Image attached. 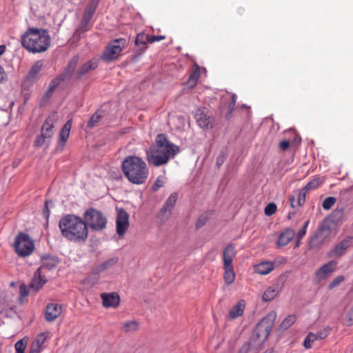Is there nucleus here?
Instances as JSON below:
<instances>
[{
	"label": "nucleus",
	"mask_w": 353,
	"mask_h": 353,
	"mask_svg": "<svg viewBox=\"0 0 353 353\" xmlns=\"http://www.w3.org/2000/svg\"><path fill=\"white\" fill-rule=\"evenodd\" d=\"M179 152V148L171 143L165 134H159L154 143L146 151V160L156 167L165 165Z\"/></svg>",
	"instance_id": "obj_1"
},
{
	"label": "nucleus",
	"mask_w": 353,
	"mask_h": 353,
	"mask_svg": "<svg viewBox=\"0 0 353 353\" xmlns=\"http://www.w3.org/2000/svg\"><path fill=\"white\" fill-rule=\"evenodd\" d=\"M62 235L72 241H85L88 238V230L83 219L72 215L63 216L59 223Z\"/></svg>",
	"instance_id": "obj_2"
},
{
	"label": "nucleus",
	"mask_w": 353,
	"mask_h": 353,
	"mask_svg": "<svg viewBox=\"0 0 353 353\" xmlns=\"http://www.w3.org/2000/svg\"><path fill=\"white\" fill-rule=\"evenodd\" d=\"M122 170L128 180L136 185L143 184L149 172L146 163L137 156H128L122 162Z\"/></svg>",
	"instance_id": "obj_3"
},
{
	"label": "nucleus",
	"mask_w": 353,
	"mask_h": 353,
	"mask_svg": "<svg viewBox=\"0 0 353 353\" xmlns=\"http://www.w3.org/2000/svg\"><path fill=\"white\" fill-rule=\"evenodd\" d=\"M23 47L30 52L40 53L48 50L50 44V37L46 30L29 28L21 36Z\"/></svg>",
	"instance_id": "obj_4"
},
{
	"label": "nucleus",
	"mask_w": 353,
	"mask_h": 353,
	"mask_svg": "<svg viewBox=\"0 0 353 353\" xmlns=\"http://www.w3.org/2000/svg\"><path fill=\"white\" fill-rule=\"evenodd\" d=\"M83 221L87 228L94 232H101L106 228L108 219L100 210L90 208L83 214Z\"/></svg>",
	"instance_id": "obj_5"
},
{
	"label": "nucleus",
	"mask_w": 353,
	"mask_h": 353,
	"mask_svg": "<svg viewBox=\"0 0 353 353\" xmlns=\"http://www.w3.org/2000/svg\"><path fill=\"white\" fill-rule=\"evenodd\" d=\"M34 248V241L25 233H19L14 242V249L20 256H26L32 254Z\"/></svg>",
	"instance_id": "obj_6"
},
{
	"label": "nucleus",
	"mask_w": 353,
	"mask_h": 353,
	"mask_svg": "<svg viewBox=\"0 0 353 353\" xmlns=\"http://www.w3.org/2000/svg\"><path fill=\"white\" fill-rule=\"evenodd\" d=\"M126 44V40L122 38L110 41L103 53V59L107 61L117 59Z\"/></svg>",
	"instance_id": "obj_7"
},
{
	"label": "nucleus",
	"mask_w": 353,
	"mask_h": 353,
	"mask_svg": "<svg viewBox=\"0 0 353 353\" xmlns=\"http://www.w3.org/2000/svg\"><path fill=\"white\" fill-rule=\"evenodd\" d=\"M178 198L176 193H172L166 199L162 208L157 213V218L161 220V222H165L170 218L172 212L175 206Z\"/></svg>",
	"instance_id": "obj_8"
},
{
	"label": "nucleus",
	"mask_w": 353,
	"mask_h": 353,
	"mask_svg": "<svg viewBox=\"0 0 353 353\" xmlns=\"http://www.w3.org/2000/svg\"><path fill=\"white\" fill-rule=\"evenodd\" d=\"M129 214L123 208L117 210L116 217V231L117 234L122 237L129 228Z\"/></svg>",
	"instance_id": "obj_9"
},
{
	"label": "nucleus",
	"mask_w": 353,
	"mask_h": 353,
	"mask_svg": "<svg viewBox=\"0 0 353 353\" xmlns=\"http://www.w3.org/2000/svg\"><path fill=\"white\" fill-rule=\"evenodd\" d=\"M352 243V238L346 236L341 242L336 244L332 250L329 251L327 255L329 257H341L343 256Z\"/></svg>",
	"instance_id": "obj_10"
},
{
	"label": "nucleus",
	"mask_w": 353,
	"mask_h": 353,
	"mask_svg": "<svg viewBox=\"0 0 353 353\" xmlns=\"http://www.w3.org/2000/svg\"><path fill=\"white\" fill-rule=\"evenodd\" d=\"M276 318V313L274 311L269 312L263 319L258 323L256 329L259 331L264 330L265 332V338L266 339L271 332L274 321Z\"/></svg>",
	"instance_id": "obj_11"
},
{
	"label": "nucleus",
	"mask_w": 353,
	"mask_h": 353,
	"mask_svg": "<svg viewBox=\"0 0 353 353\" xmlns=\"http://www.w3.org/2000/svg\"><path fill=\"white\" fill-rule=\"evenodd\" d=\"M194 119L198 125L203 129L208 130L213 128V119L208 116L205 110L201 108L197 109L194 114Z\"/></svg>",
	"instance_id": "obj_12"
},
{
	"label": "nucleus",
	"mask_w": 353,
	"mask_h": 353,
	"mask_svg": "<svg viewBox=\"0 0 353 353\" xmlns=\"http://www.w3.org/2000/svg\"><path fill=\"white\" fill-rule=\"evenodd\" d=\"M101 299L102 305L105 308H117L120 304V296L117 292L102 293Z\"/></svg>",
	"instance_id": "obj_13"
},
{
	"label": "nucleus",
	"mask_w": 353,
	"mask_h": 353,
	"mask_svg": "<svg viewBox=\"0 0 353 353\" xmlns=\"http://www.w3.org/2000/svg\"><path fill=\"white\" fill-rule=\"evenodd\" d=\"M62 312V306L58 303H50L46 305L45 319L48 322L54 321Z\"/></svg>",
	"instance_id": "obj_14"
},
{
	"label": "nucleus",
	"mask_w": 353,
	"mask_h": 353,
	"mask_svg": "<svg viewBox=\"0 0 353 353\" xmlns=\"http://www.w3.org/2000/svg\"><path fill=\"white\" fill-rule=\"evenodd\" d=\"M337 266V262L335 261H330L328 263L323 265L315 273V276L317 280L321 281L325 279L330 274L333 272Z\"/></svg>",
	"instance_id": "obj_15"
},
{
	"label": "nucleus",
	"mask_w": 353,
	"mask_h": 353,
	"mask_svg": "<svg viewBox=\"0 0 353 353\" xmlns=\"http://www.w3.org/2000/svg\"><path fill=\"white\" fill-rule=\"evenodd\" d=\"M57 121L56 114L54 113L50 115L44 121L42 128L41 133L47 137H52L53 134V128L55 122Z\"/></svg>",
	"instance_id": "obj_16"
},
{
	"label": "nucleus",
	"mask_w": 353,
	"mask_h": 353,
	"mask_svg": "<svg viewBox=\"0 0 353 353\" xmlns=\"http://www.w3.org/2000/svg\"><path fill=\"white\" fill-rule=\"evenodd\" d=\"M236 256L235 247L233 244H228L223 252V266H233L232 261Z\"/></svg>",
	"instance_id": "obj_17"
},
{
	"label": "nucleus",
	"mask_w": 353,
	"mask_h": 353,
	"mask_svg": "<svg viewBox=\"0 0 353 353\" xmlns=\"http://www.w3.org/2000/svg\"><path fill=\"white\" fill-rule=\"evenodd\" d=\"M98 66V60L92 59L83 64L77 71V78L81 79L90 71L94 70Z\"/></svg>",
	"instance_id": "obj_18"
},
{
	"label": "nucleus",
	"mask_w": 353,
	"mask_h": 353,
	"mask_svg": "<svg viewBox=\"0 0 353 353\" xmlns=\"http://www.w3.org/2000/svg\"><path fill=\"white\" fill-rule=\"evenodd\" d=\"M295 232L291 228H287L281 232L279 236L276 245L278 247H284L287 245L294 237Z\"/></svg>",
	"instance_id": "obj_19"
},
{
	"label": "nucleus",
	"mask_w": 353,
	"mask_h": 353,
	"mask_svg": "<svg viewBox=\"0 0 353 353\" xmlns=\"http://www.w3.org/2000/svg\"><path fill=\"white\" fill-rule=\"evenodd\" d=\"M254 272L260 275H266L274 269V263L272 261H261L254 266Z\"/></svg>",
	"instance_id": "obj_20"
},
{
	"label": "nucleus",
	"mask_w": 353,
	"mask_h": 353,
	"mask_svg": "<svg viewBox=\"0 0 353 353\" xmlns=\"http://www.w3.org/2000/svg\"><path fill=\"white\" fill-rule=\"evenodd\" d=\"M46 281L47 280L45 276H41V268H38L34 272L33 279L30 283V288L34 289L35 291H38L44 285Z\"/></svg>",
	"instance_id": "obj_21"
},
{
	"label": "nucleus",
	"mask_w": 353,
	"mask_h": 353,
	"mask_svg": "<svg viewBox=\"0 0 353 353\" xmlns=\"http://www.w3.org/2000/svg\"><path fill=\"white\" fill-rule=\"evenodd\" d=\"M199 77V67L197 65H195L192 70L188 80L185 82V85L190 89L194 88L196 85Z\"/></svg>",
	"instance_id": "obj_22"
},
{
	"label": "nucleus",
	"mask_w": 353,
	"mask_h": 353,
	"mask_svg": "<svg viewBox=\"0 0 353 353\" xmlns=\"http://www.w3.org/2000/svg\"><path fill=\"white\" fill-rule=\"evenodd\" d=\"M245 307L244 300H240L229 312V317L231 319H235L243 315Z\"/></svg>",
	"instance_id": "obj_23"
},
{
	"label": "nucleus",
	"mask_w": 353,
	"mask_h": 353,
	"mask_svg": "<svg viewBox=\"0 0 353 353\" xmlns=\"http://www.w3.org/2000/svg\"><path fill=\"white\" fill-rule=\"evenodd\" d=\"M281 288L278 285L268 287L262 295V300L265 302L273 300L280 292Z\"/></svg>",
	"instance_id": "obj_24"
},
{
	"label": "nucleus",
	"mask_w": 353,
	"mask_h": 353,
	"mask_svg": "<svg viewBox=\"0 0 353 353\" xmlns=\"http://www.w3.org/2000/svg\"><path fill=\"white\" fill-rule=\"evenodd\" d=\"M59 263V259L55 256H45L41 258V271L43 269L51 270Z\"/></svg>",
	"instance_id": "obj_25"
},
{
	"label": "nucleus",
	"mask_w": 353,
	"mask_h": 353,
	"mask_svg": "<svg viewBox=\"0 0 353 353\" xmlns=\"http://www.w3.org/2000/svg\"><path fill=\"white\" fill-rule=\"evenodd\" d=\"M116 263L117 260L115 259H110L108 261L93 267L92 269V273L94 274H98L100 272L112 267Z\"/></svg>",
	"instance_id": "obj_26"
},
{
	"label": "nucleus",
	"mask_w": 353,
	"mask_h": 353,
	"mask_svg": "<svg viewBox=\"0 0 353 353\" xmlns=\"http://www.w3.org/2000/svg\"><path fill=\"white\" fill-rule=\"evenodd\" d=\"M223 279L227 285H231L235 280L236 275L233 266H223Z\"/></svg>",
	"instance_id": "obj_27"
},
{
	"label": "nucleus",
	"mask_w": 353,
	"mask_h": 353,
	"mask_svg": "<svg viewBox=\"0 0 353 353\" xmlns=\"http://www.w3.org/2000/svg\"><path fill=\"white\" fill-rule=\"evenodd\" d=\"M71 127H72V119H70L65 123V125H63V127L62 128V129L61 130L60 141L63 145H65V143L67 141V139L70 135Z\"/></svg>",
	"instance_id": "obj_28"
},
{
	"label": "nucleus",
	"mask_w": 353,
	"mask_h": 353,
	"mask_svg": "<svg viewBox=\"0 0 353 353\" xmlns=\"http://www.w3.org/2000/svg\"><path fill=\"white\" fill-rule=\"evenodd\" d=\"M49 336L50 332L40 333L36 336L34 340L32 341V343L43 349V345L46 340L49 338Z\"/></svg>",
	"instance_id": "obj_29"
},
{
	"label": "nucleus",
	"mask_w": 353,
	"mask_h": 353,
	"mask_svg": "<svg viewBox=\"0 0 353 353\" xmlns=\"http://www.w3.org/2000/svg\"><path fill=\"white\" fill-rule=\"evenodd\" d=\"M147 43H149V34H146L145 33H140L137 34L135 39V43L137 46L145 48Z\"/></svg>",
	"instance_id": "obj_30"
},
{
	"label": "nucleus",
	"mask_w": 353,
	"mask_h": 353,
	"mask_svg": "<svg viewBox=\"0 0 353 353\" xmlns=\"http://www.w3.org/2000/svg\"><path fill=\"white\" fill-rule=\"evenodd\" d=\"M296 317L295 315L288 316L281 323L280 328L283 330H288L290 327L295 322Z\"/></svg>",
	"instance_id": "obj_31"
},
{
	"label": "nucleus",
	"mask_w": 353,
	"mask_h": 353,
	"mask_svg": "<svg viewBox=\"0 0 353 353\" xmlns=\"http://www.w3.org/2000/svg\"><path fill=\"white\" fill-rule=\"evenodd\" d=\"M323 181L324 180L322 178H315L307 183L304 188L309 192L312 190H314L319 188L323 183Z\"/></svg>",
	"instance_id": "obj_32"
},
{
	"label": "nucleus",
	"mask_w": 353,
	"mask_h": 353,
	"mask_svg": "<svg viewBox=\"0 0 353 353\" xmlns=\"http://www.w3.org/2000/svg\"><path fill=\"white\" fill-rule=\"evenodd\" d=\"M90 21L82 18L78 28L76 30L75 34H81L87 32L90 29Z\"/></svg>",
	"instance_id": "obj_33"
},
{
	"label": "nucleus",
	"mask_w": 353,
	"mask_h": 353,
	"mask_svg": "<svg viewBox=\"0 0 353 353\" xmlns=\"http://www.w3.org/2000/svg\"><path fill=\"white\" fill-rule=\"evenodd\" d=\"M96 10V6L93 4L89 5L85 10L82 18L88 21H91L94 13Z\"/></svg>",
	"instance_id": "obj_34"
},
{
	"label": "nucleus",
	"mask_w": 353,
	"mask_h": 353,
	"mask_svg": "<svg viewBox=\"0 0 353 353\" xmlns=\"http://www.w3.org/2000/svg\"><path fill=\"white\" fill-rule=\"evenodd\" d=\"M138 323L135 321L125 322L123 324V329L125 332H134L138 330Z\"/></svg>",
	"instance_id": "obj_35"
},
{
	"label": "nucleus",
	"mask_w": 353,
	"mask_h": 353,
	"mask_svg": "<svg viewBox=\"0 0 353 353\" xmlns=\"http://www.w3.org/2000/svg\"><path fill=\"white\" fill-rule=\"evenodd\" d=\"M316 340H318L316 334L310 332L306 336L303 343V345L305 348L310 349L312 347V343Z\"/></svg>",
	"instance_id": "obj_36"
},
{
	"label": "nucleus",
	"mask_w": 353,
	"mask_h": 353,
	"mask_svg": "<svg viewBox=\"0 0 353 353\" xmlns=\"http://www.w3.org/2000/svg\"><path fill=\"white\" fill-rule=\"evenodd\" d=\"M63 79H64L63 77L61 76L52 79L50 83V85H49L48 90L47 92V94H50V93L53 92L54 90H55V88L60 83V82L62 81Z\"/></svg>",
	"instance_id": "obj_37"
},
{
	"label": "nucleus",
	"mask_w": 353,
	"mask_h": 353,
	"mask_svg": "<svg viewBox=\"0 0 353 353\" xmlns=\"http://www.w3.org/2000/svg\"><path fill=\"white\" fill-rule=\"evenodd\" d=\"M336 203V199L333 196H328L325 199V200L323 201L322 207L324 210H328L331 209V208Z\"/></svg>",
	"instance_id": "obj_38"
},
{
	"label": "nucleus",
	"mask_w": 353,
	"mask_h": 353,
	"mask_svg": "<svg viewBox=\"0 0 353 353\" xmlns=\"http://www.w3.org/2000/svg\"><path fill=\"white\" fill-rule=\"evenodd\" d=\"M102 116L99 111L96 112L90 119L88 123V127L93 128L101 120Z\"/></svg>",
	"instance_id": "obj_39"
},
{
	"label": "nucleus",
	"mask_w": 353,
	"mask_h": 353,
	"mask_svg": "<svg viewBox=\"0 0 353 353\" xmlns=\"http://www.w3.org/2000/svg\"><path fill=\"white\" fill-rule=\"evenodd\" d=\"M27 346V341H24L23 339H21L18 341L14 344V348H15V353H24L25 350Z\"/></svg>",
	"instance_id": "obj_40"
},
{
	"label": "nucleus",
	"mask_w": 353,
	"mask_h": 353,
	"mask_svg": "<svg viewBox=\"0 0 353 353\" xmlns=\"http://www.w3.org/2000/svg\"><path fill=\"white\" fill-rule=\"evenodd\" d=\"M307 192L308 191H307L304 188L299 191L297 198V206H302L305 203Z\"/></svg>",
	"instance_id": "obj_41"
},
{
	"label": "nucleus",
	"mask_w": 353,
	"mask_h": 353,
	"mask_svg": "<svg viewBox=\"0 0 353 353\" xmlns=\"http://www.w3.org/2000/svg\"><path fill=\"white\" fill-rule=\"evenodd\" d=\"M165 179V178L163 176H159L157 178L154 183L152 187V190L153 192H157L160 188L163 186Z\"/></svg>",
	"instance_id": "obj_42"
},
{
	"label": "nucleus",
	"mask_w": 353,
	"mask_h": 353,
	"mask_svg": "<svg viewBox=\"0 0 353 353\" xmlns=\"http://www.w3.org/2000/svg\"><path fill=\"white\" fill-rule=\"evenodd\" d=\"M344 215V209L343 208H336L335 210L332 212V218L334 221H341Z\"/></svg>",
	"instance_id": "obj_43"
},
{
	"label": "nucleus",
	"mask_w": 353,
	"mask_h": 353,
	"mask_svg": "<svg viewBox=\"0 0 353 353\" xmlns=\"http://www.w3.org/2000/svg\"><path fill=\"white\" fill-rule=\"evenodd\" d=\"M277 207L276 205L274 203H268L266 207L265 208V214L267 216H272L274 214L276 211Z\"/></svg>",
	"instance_id": "obj_44"
},
{
	"label": "nucleus",
	"mask_w": 353,
	"mask_h": 353,
	"mask_svg": "<svg viewBox=\"0 0 353 353\" xmlns=\"http://www.w3.org/2000/svg\"><path fill=\"white\" fill-rule=\"evenodd\" d=\"M344 280H345V277L342 275L336 276L329 284V286H328L329 289L330 290L334 289L337 285H339L340 283H341Z\"/></svg>",
	"instance_id": "obj_45"
},
{
	"label": "nucleus",
	"mask_w": 353,
	"mask_h": 353,
	"mask_svg": "<svg viewBox=\"0 0 353 353\" xmlns=\"http://www.w3.org/2000/svg\"><path fill=\"white\" fill-rule=\"evenodd\" d=\"M309 223H310L309 220H307L306 222H305L303 227L297 232L296 238L298 240L302 239L303 238V236L305 235L306 231H307V228L309 225Z\"/></svg>",
	"instance_id": "obj_46"
},
{
	"label": "nucleus",
	"mask_w": 353,
	"mask_h": 353,
	"mask_svg": "<svg viewBox=\"0 0 353 353\" xmlns=\"http://www.w3.org/2000/svg\"><path fill=\"white\" fill-rule=\"evenodd\" d=\"M46 139H49V137H47L43 135V134H41L39 136H38L35 141H34V145L36 147H40L43 145L46 141Z\"/></svg>",
	"instance_id": "obj_47"
},
{
	"label": "nucleus",
	"mask_w": 353,
	"mask_h": 353,
	"mask_svg": "<svg viewBox=\"0 0 353 353\" xmlns=\"http://www.w3.org/2000/svg\"><path fill=\"white\" fill-rule=\"evenodd\" d=\"M330 331V330L329 328H325L323 330H321L319 332H317L316 334L318 340L326 338L329 335Z\"/></svg>",
	"instance_id": "obj_48"
},
{
	"label": "nucleus",
	"mask_w": 353,
	"mask_h": 353,
	"mask_svg": "<svg viewBox=\"0 0 353 353\" xmlns=\"http://www.w3.org/2000/svg\"><path fill=\"white\" fill-rule=\"evenodd\" d=\"M207 221H208L207 216H205V215L200 216L196 221V228H200L202 226H203L206 223Z\"/></svg>",
	"instance_id": "obj_49"
},
{
	"label": "nucleus",
	"mask_w": 353,
	"mask_h": 353,
	"mask_svg": "<svg viewBox=\"0 0 353 353\" xmlns=\"http://www.w3.org/2000/svg\"><path fill=\"white\" fill-rule=\"evenodd\" d=\"M41 66V64L39 62H37L36 64H34L31 68L29 72V75H36L40 71Z\"/></svg>",
	"instance_id": "obj_50"
},
{
	"label": "nucleus",
	"mask_w": 353,
	"mask_h": 353,
	"mask_svg": "<svg viewBox=\"0 0 353 353\" xmlns=\"http://www.w3.org/2000/svg\"><path fill=\"white\" fill-rule=\"evenodd\" d=\"M19 293L21 298H23L28 296V289L25 284L20 285L19 287Z\"/></svg>",
	"instance_id": "obj_51"
},
{
	"label": "nucleus",
	"mask_w": 353,
	"mask_h": 353,
	"mask_svg": "<svg viewBox=\"0 0 353 353\" xmlns=\"http://www.w3.org/2000/svg\"><path fill=\"white\" fill-rule=\"evenodd\" d=\"M165 39V36H155V35H149V43H152L156 41H160Z\"/></svg>",
	"instance_id": "obj_52"
},
{
	"label": "nucleus",
	"mask_w": 353,
	"mask_h": 353,
	"mask_svg": "<svg viewBox=\"0 0 353 353\" xmlns=\"http://www.w3.org/2000/svg\"><path fill=\"white\" fill-rule=\"evenodd\" d=\"M290 141L288 140H283L279 143V148L283 150H287L290 147Z\"/></svg>",
	"instance_id": "obj_53"
},
{
	"label": "nucleus",
	"mask_w": 353,
	"mask_h": 353,
	"mask_svg": "<svg viewBox=\"0 0 353 353\" xmlns=\"http://www.w3.org/2000/svg\"><path fill=\"white\" fill-rule=\"evenodd\" d=\"M41 350L42 348L32 343L28 353H40Z\"/></svg>",
	"instance_id": "obj_54"
},
{
	"label": "nucleus",
	"mask_w": 353,
	"mask_h": 353,
	"mask_svg": "<svg viewBox=\"0 0 353 353\" xmlns=\"http://www.w3.org/2000/svg\"><path fill=\"white\" fill-rule=\"evenodd\" d=\"M225 157L223 154H221V155H219L217 157L216 163V165L218 166V168H219L220 166H221L223 165V163L225 161Z\"/></svg>",
	"instance_id": "obj_55"
},
{
	"label": "nucleus",
	"mask_w": 353,
	"mask_h": 353,
	"mask_svg": "<svg viewBox=\"0 0 353 353\" xmlns=\"http://www.w3.org/2000/svg\"><path fill=\"white\" fill-rule=\"evenodd\" d=\"M6 76L4 69L0 65V83L3 82L6 79Z\"/></svg>",
	"instance_id": "obj_56"
},
{
	"label": "nucleus",
	"mask_w": 353,
	"mask_h": 353,
	"mask_svg": "<svg viewBox=\"0 0 353 353\" xmlns=\"http://www.w3.org/2000/svg\"><path fill=\"white\" fill-rule=\"evenodd\" d=\"M295 197L294 196H290V205L291 207L292 208H295L296 205H295Z\"/></svg>",
	"instance_id": "obj_57"
},
{
	"label": "nucleus",
	"mask_w": 353,
	"mask_h": 353,
	"mask_svg": "<svg viewBox=\"0 0 353 353\" xmlns=\"http://www.w3.org/2000/svg\"><path fill=\"white\" fill-rule=\"evenodd\" d=\"M45 205H46V210L44 211L43 213L46 214V216H48L49 210L48 208V201L46 202Z\"/></svg>",
	"instance_id": "obj_58"
},
{
	"label": "nucleus",
	"mask_w": 353,
	"mask_h": 353,
	"mask_svg": "<svg viewBox=\"0 0 353 353\" xmlns=\"http://www.w3.org/2000/svg\"><path fill=\"white\" fill-rule=\"evenodd\" d=\"M294 142L299 143L301 142V137L295 134Z\"/></svg>",
	"instance_id": "obj_59"
},
{
	"label": "nucleus",
	"mask_w": 353,
	"mask_h": 353,
	"mask_svg": "<svg viewBox=\"0 0 353 353\" xmlns=\"http://www.w3.org/2000/svg\"><path fill=\"white\" fill-rule=\"evenodd\" d=\"M6 47L4 46H0V56L5 52Z\"/></svg>",
	"instance_id": "obj_60"
},
{
	"label": "nucleus",
	"mask_w": 353,
	"mask_h": 353,
	"mask_svg": "<svg viewBox=\"0 0 353 353\" xmlns=\"http://www.w3.org/2000/svg\"><path fill=\"white\" fill-rule=\"evenodd\" d=\"M77 59H73L70 62V65L73 64L74 65H75L77 64Z\"/></svg>",
	"instance_id": "obj_61"
},
{
	"label": "nucleus",
	"mask_w": 353,
	"mask_h": 353,
	"mask_svg": "<svg viewBox=\"0 0 353 353\" xmlns=\"http://www.w3.org/2000/svg\"><path fill=\"white\" fill-rule=\"evenodd\" d=\"M263 353H274V350H271V349H269V350H267L266 351H265Z\"/></svg>",
	"instance_id": "obj_62"
},
{
	"label": "nucleus",
	"mask_w": 353,
	"mask_h": 353,
	"mask_svg": "<svg viewBox=\"0 0 353 353\" xmlns=\"http://www.w3.org/2000/svg\"><path fill=\"white\" fill-rule=\"evenodd\" d=\"M294 212H293V213L290 212V213L288 214V219H291L292 215H294Z\"/></svg>",
	"instance_id": "obj_63"
},
{
	"label": "nucleus",
	"mask_w": 353,
	"mask_h": 353,
	"mask_svg": "<svg viewBox=\"0 0 353 353\" xmlns=\"http://www.w3.org/2000/svg\"><path fill=\"white\" fill-rule=\"evenodd\" d=\"M238 353H246L245 351H243V349L240 350Z\"/></svg>",
	"instance_id": "obj_64"
}]
</instances>
